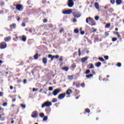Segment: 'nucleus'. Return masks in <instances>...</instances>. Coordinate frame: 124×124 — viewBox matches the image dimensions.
I'll return each mask as SVG.
<instances>
[{"mask_svg":"<svg viewBox=\"0 0 124 124\" xmlns=\"http://www.w3.org/2000/svg\"><path fill=\"white\" fill-rule=\"evenodd\" d=\"M50 106H52V103L50 102H46L42 105V108H44L45 107H50Z\"/></svg>","mask_w":124,"mask_h":124,"instance_id":"1","label":"nucleus"},{"mask_svg":"<svg viewBox=\"0 0 124 124\" xmlns=\"http://www.w3.org/2000/svg\"><path fill=\"white\" fill-rule=\"evenodd\" d=\"M6 43L3 42L0 44V49H5L7 47Z\"/></svg>","mask_w":124,"mask_h":124,"instance_id":"2","label":"nucleus"},{"mask_svg":"<svg viewBox=\"0 0 124 124\" xmlns=\"http://www.w3.org/2000/svg\"><path fill=\"white\" fill-rule=\"evenodd\" d=\"M73 15L74 17H76V18H79L81 17V14L77 12L73 13Z\"/></svg>","mask_w":124,"mask_h":124,"instance_id":"3","label":"nucleus"},{"mask_svg":"<svg viewBox=\"0 0 124 124\" xmlns=\"http://www.w3.org/2000/svg\"><path fill=\"white\" fill-rule=\"evenodd\" d=\"M74 5V2H73V0H68V6H69V7H73Z\"/></svg>","mask_w":124,"mask_h":124,"instance_id":"4","label":"nucleus"},{"mask_svg":"<svg viewBox=\"0 0 124 124\" xmlns=\"http://www.w3.org/2000/svg\"><path fill=\"white\" fill-rule=\"evenodd\" d=\"M63 14H71V13H72V10L71 9H69L67 10H65L62 12Z\"/></svg>","mask_w":124,"mask_h":124,"instance_id":"5","label":"nucleus"},{"mask_svg":"<svg viewBox=\"0 0 124 124\" xmlns=\"http://www.w3.org/2000/svg\"><path fill=\"white\" fill-rule=\"evenodd\" d=\"M65 97V93H64L63 94H60L58 96V99H62L63 98H64Z\"/></svg>","mask_w":124,"mask_h":124,"instance_id":"6","label":"nucleus"},{"mask_svg":"<svg viewBox=\"0 0 124 124\" xmlns=\"http://www.w3.org/2000/svg\"><path fill=\"white\" fill-rule=\"evenodd\" d=\"M32 118H37L38 117V115H37V112L36 111H34L32 113L31 116Z\"/></svg>","mask_w":124,"mask_h":124,"instance_id":"7","label":"nucleus"},{"mask_svg":"<svg viewBox=\"0 0 124 124\" xmlns=\"http://www.w3.org/2000/svg\"><path fill=\"white\" fill-rule=\"evenodd\" d=\"M60 93V90L59 89H55L54 91H53V95L56 96V95H58V94H59Z\"/></svg>","mask_w":124,"mask_h":124,"instance_id":"8","label":"nucleus"},{"mask_svg":"<svg viewBox=\"0 0 124 124\" xmlns=\"http://www.w3.org/2000/svg\"><path fill=\"white\" fill-rule=\"evenodd\" d=\"M94 5L96 9L99 11V4L97 2H95Z\"/></svg>","mask_w":124,"mask_h":124,"instance_id":"9","label":"nucleus"},{"mask_svg":"<svg viewBox=\"0 0 124 124\" xmlns=\"http://www.w3.org/2000/svg\"><path fill=\"white\" fill-rule=\"evenodd\" d=\"M91 21V22H93V19L91 17H88L86 18V22L87 24H89V21Z\"/></svg>","mask_w":124,"mask_h":124,"instance_id":"10","label":"nucleus"},{"mask_svg":"<svg viewBox=\"0 0 124 124\" xmlns=\"http://www.w3.org/2000/svg\"><path fill=\"white\" fill-rule=\"evenodd\" d=\"M72 93V90L69 89L67 90V91L66 92V94H67L68 95H70V94H71Z\"/></svg>","mask_w":124,"mask_h":124,"instance_id":"11","label":"nucleus"},{"mask_svg":"<svg viewBox=\"0 0 124 124\" xmlns=\"http://www.w3.org/2000/svg\"><path fill=\"white\" fill-rule=\"evenodd\" d=\"M48 58H49V59H51V62H53V61H54V59H55V56L49 54L48 55Z\"/></svg>","mask_w":124,"mask_h":124,"instance_id":"12","label":"nucleus"},{"mask_svg":"<svg viewBox=\"0 0 124 124\" xmlns=\"http://www.w3.org/2000/svg\"><path fill=\"white\" fill-rule=\"evenodd\" d=\"M16 9L19 11H21L22 9V5H16Z\"/></svg>","mask_w":124,"mask_h":124,"instance_id":"13","label":"nucleus"},{"mask_svg":"<svg viewBox=\"0 0 124 124\" xmlns=\"http://www.w3.org/2000/svg\"><path fill=\"white\" fill-rule=\"evenodd\" d=\"M89 59L88 57H85V58H83L81 59V62H82V63H83V62H86L87 60Z\"/></svg>","mask_w":124,"mask_h":124,"instance_id":"14","label":"nucleus"},{"mask_svg":"<svg viewBox=\"0 0 124 124\" xmlns=\"http://www.w3.org/2000/svg\"><path fill=\"white\" fill-rule=\"evenodd\" d=\"M10 40H11V37H8L4 39V41H6V42H8V41H10Z\"/></svg>","mask_w":124,"mask_h":124,"instance_id":"15","label":"nucleus"},{"mask_svg":"<svg viewBox=\"0 0 124 124\" xmlns=\"http://www.w3.org/2000/svg\"><path fill=\"white\" fill-rule=\"evenodd\" d=\"M43 62H44L45 64H46V63H47V59L46 58H44L43 59Z\"/></svg>","mask_w":124,"mask_h":124,"instance_id":"16","label":"nucleus"},{"mask_svg":"<svg viewBox=\"0 0 124 124\" xmlns=\"http://www.w3.org/2000/svg\"><path fill=\"white\" fill-rule=\"evenodd\" d=\"M22 41H23L24 42H26V41H27V38L26 37V36H22Z\"/></svg>","mask_w":124,"mask_h":124,"instance_id":"17","label":"nucleus"},{"mask_svg":"<svg viewBox=\"0 0 124 124\" xmlns=\"http://www.w3.org/2000/svg\"><path fill=\"white\" fill-rule=\"evenodd\" d=\"M116 3L118 4V5H120L121 3H122V0H116Z\"/></svg>","mask_w":124,"mask_h":124,"instance_id":"18","label":"nucleus"},{"mask_svg":"<svg viewBox=\"0 0 124 124\" xmlns=\"http://www.w3.org/2000/svg\"><path fill=\"white\" fill-rule=\"evenodd\" d=\"M11 29H15L16 28V24H13L10 26Z\"/></svg>","mask_w":124,"mask_h":124,"instance_id":"19","label":"nucleus"},{"mask_svg":"<svg viewBox=\"0 0 124 124\" xmlns=\"http://www.w3.org/2000/svg\"><path fill=\"white\" fill-rule=\"evenodd\" d=\"M93 75L91 74L86 75V78H91V77H93Z\"/></svg>","mask_w":124,"mask_h":124,"instance_id":"20","label":"nucleus"},{"mask_svg":"<svg viewBox=\"0 0 124 124\" xmlns=\"http://www.w3.org/2000/svg\"><path fill=\"white\" fill-rule=\"evenodd\" d=\"M111 26V24L109 23V24H107L105 26V28L107 29H108L109 28H110V26Z\"/></svg>","mask_w":124,"mask_h":124,"instance_id":"21","label":"nucleus"},{"mask_svg":"<svg viewBox=\"0 0 124 124\" xmlns=\"http://www.w3.org/2000/svg\"><path fill=\"white\" fill-rule=\"evenodd\" d=\"M62 69L65 70V71H68V67H63Z\"/></svg>","mask_w":124,"mask_h":124,"instance_id":"22","label":"nucleus"},{"mask_svg":"<svg viewBox=\"0 0 124 124\" xmlns=\"http://www.w3.org/2000/svg\"><path fill=\"white\" fill-rule=\"evenodd\" d=\"M100 65H101V62H98L97 63L96 66L97 67H99V66H100Z\"/></svg>","mask_w":124,"mask_h":124,"instance_id":"23","label":"nucleus"},{"mask_svg":"<svg viewBox=\"0 0 124 124\" xmlns=\"http://www.w3.org/2000/svg\"><path fill=\"white\" fill-rule=\"evenodd\" d=\"M68 79L69 80H70V81H71V80H73V76H68Z\"/></svg>","mask_w":124,"mask_h":124,"instance_id":"24","label":"nucleus"},{"mask_svg":"<svg viewBox=\"0 0 124 124\" xmlns=\"http://www.w3.org/2000/svg\"><path fill=\"white\" fill-rule=\"evenodd\" d=\"M98 60H99V61H100V62H104V59L102 57H99L98 58Z\"/></svg>","mask_w":124,"mask_h":124,"instance_id":"25","label":"nucleus"},{"mask_svg":"<svg viewBox=\"0 0 124 124\" xmlns=\"http://www.w3.org/2000/svg\"><path fill=\"white\" fill-rule=\"evenodd\" d=\"M45 114L43 113H40V117H41V118H43L44 117Z\"/></svg>","mask_w":124,"mask_h":124,"instance_id":"26","label":"nucleus"},{"mask_svg":"<svg viewBox=\"0 0 124 124\" xmlns=\"http://www.w3.org/2000/svg\"><path fill=\"white\" fill-rule=\"evenodd\" d=\"M34 59L35 60H37V59H38V56L37 55V54H35L34 56Z\"/></svg>","mask_w":124,"mask_h":124,"instance_id":"27","label":"nucleus"},{"mask_svg":"<svg viewBox=\"0 0 124 124\" xmlns=\"http://www.w3.org/2000/svg\"><path fill=\"white\" fill-rule=\"evenodd\" d=\"M47 120H48V117L47 116H45L43 118V121H44L45 122H46V121H47Z\"/></svg>","mask_w":124,"mask_h":124,"instance_id":"28","label":"nucleus"},{"mask_svg":"<svg viewBox=\"0 0 124 124\" xmlns=\"http://www.w3.org/2000/svg\"><path fill=\"white\" fill-rule=\"evenodd\" d=\"M57 101H58V100L57 99V98H53L52 99V102L53 103L57 102Z\"/></svg>","mask_w":124,"mask_h":124,"instance_id":"29","label":"nucleus"},{"mask_svg":"<svg viewBox=\"0 0 124 124\" xmlns=\"http://www.w3.org/2000/svg\"><path fill=\"white\" fill-rule=\"evenodd\" d=\"M74 32H75V33H78L79 32V30H77V29H75V30H74Z\"/></svg>","mask_w":124,"mask_h":124,"instance_id":"30","label":"nucleus"},{"mask_svg":"<svg viewBox=\"0 0 124 124\" xmlns=\"http://www.w3.org/2000/svg\"><path fill=\"white\" fill-rule=\"evenodd\" d=\"M95 20H96V21H98V19H99V17H98V16H95Z\"/></svg>","mask_w":124,"mask_h":124,"instance_id":"31","label":"nucleus"},{"mask_svg":"<svg viewBox=\"0 0 124 124\" xmlns=\"http://www.w3.org/2000/svg\"><path fill=\"white\" fill-rule=\"evenodd\" d=\"M85 111L87 112V113H90V112H91V111L90 110V109L89 108L86 109Z\"/></svg>","mask_w":124,"mask_h":124,"instance_id":"32","label":"nucleus"},{"mask_svg":"<svg viewBox=\"0 0 124 124\" xmlns=\"http://www.w3.org/2000/svg\"><path fill=\"white\" fill-rule=\"evenodd\" d=\"M21 107H22V108H23V109H25V108H26V105L21 104Z\"/></svg>","mask_w":124,"mask_h":124,"instance_id":"33","label":"nucleus"},{"mask_svg":"<svg viewBox=\"0 0 124 124\" xmlns=\"http://www.w3.org/2000/svg\"><path fill=\"white\" fill-rule=\"evenodd\" d=\"M90 72H91V71L90 70H87L86 71L85 73H86V74H89V73H90Z\"/></svg>","mask_w":124,"mask_h":124,"instance_id":"34","label":"nucleus"},{"mask_svg":"<svg viewBox=\"0 0 124 124\" xmlns=\"http://www.w3.org/2000/svg\"><path fill=\"white\" fill-rule=\"evenodd\" d=\"M110 3H111V4H114V3H115V0H111Z\"/></svg>","mask_w":124,"mask_h":124,"instance_id":"35","label":"nucleus"},{"mask_svg":"<svg viewBox=\"0 0 124 124\" xmlns=\"http://www.w3.org/2000/svg\"><path fill=\"white\" fill-rule=\"evenodd\" d=\"M109 12H111L112 13V12H113L114 11V9H113V8H111L110 9H109Z\"/></svg>","mask_w":124,"mask_h":124,"instance_id":"36","label":"nucleus"},{"mask_svg":"<svg viewBox=\"0 0 124 124\" xmlns=\"http://www.w3.org/2000/svg\"><path fill=\"white\" fill-rule=\"evenodd\" d=\"M3 106L4 107H5V106H7V103H6V102L4 103L3 104Z\"/></svg>","mask_w":124,"mask_h":124,"instance_id":"37","label":"nucleus"},{"mask_svg":"<svg viewBox=\"0 0 124 124\" xmlns=\"http://www.w3.org/2000/svg\"><path fill=\"white\" fill-rule=\"evenodd\" d=\"M80 34H81V35H84V34H85V31H81L80 32Z\"/></svg>","mask_w":124,"mask_h":124,"instance_id":"38","label":"nucleus"},{"mask_svg":"<svg viewBox=\"0 0 124 124\" xmlns=\"http://www.w3.org/2000/svg\"><path fill=\"white\" fill-rule=\"evenodd\" d=\"M94 67V66H93V64H90V68H93Z\"/></svg>","mask_w":124,"mask_h":124,"instance_id":"39","label":"nucleus"},{"mask_svg":"<svg viewBox=\"0 0 124 124\" xmlns=\"http://www.w3.org/2000/svg\"><path fill=\"white\" fill-rule=\"evenodd\" d=\"M116 40H117V38H112V41H113V42H115V41H116Z\"/></svg>","mask_w":124,"mask_h":124,"instance_id":"40","label":"nucleus"},{"mask_svg":"<svg viewBox=\"0 0 124 124\" xmlns=\"http://www.w3.org/2000/svg\"><path fill=\"white\" fill-rule=\"evenodd\" d=\"M117 66L119 67H121V66H122V64L121 63H118L117 64Z\"/></svg>","mask_w":124,"mask_h":124,"instance_id":"41","label":"nucleus"},{"mask_svg":"<svg viewBox=\"0 0 124 124\" xmlns=\"http://www.w3.org/2000/svg\"><path fill=\"white\" fill-rule=\"evenodd\" d=\"M59 58H60V56L59 55H56V56H54V58L55 59H59Z\"/></svg>","mask_w":124,"mask_h":124,"instance_id":"42","label":"nucleus"},{"mask_svg":"<svg viewBox=\"0 0 124 124\" xmlns=\"http://www.w3.org/2000/svg\"><path fill=\"white\" fill-rule=\"evenodd\" d=\"M37 91H38V89H36L35 88H33V92H37Z\"/></svg>","mask_w":124,"mask_h":124,"instance_id":"43","label":"nucleus"},{"mask_svg":"<svg viewBox=\"0 0 124 124\" xmlns=\"http://www.w3.org/2000/svg\"><path fill=\"white\" fill-rule=\"evenodd\" d=\"M105 60H108L109 59V57L108 56H106L104 57Z\"/></svg>","mask_w":124,"mask_h":124,"instance_id":"44","label":"nucleus"},{"mask_svg":"<svg viewBox=\"0 0 124 124\" xmlns=\"http://www.w3.org/2000/svg\"><path fill=\"white\" fill-rule=\"evenodd\" d=\"M49 91H53V88H52V87H50L49 88Z\"/></svg>","mask_w":124,"mask_h":124,"instance_id":"45","label":"nucleus"},{"mask_svg":"<svg viewBox=\"0 0 124 124\" xmlns=\"http://www.w3.org/2000/svg\"><path fill=\"white\" fill-rule=\"evenodd\" d=\"M64 31V29L63 28H62L60 31V32H62Z\"/></svg>","mask_w":124,"mask_h":124,"instance_id":"46","label":"nucleus"},{"mask_svg":"<svg viewBox=\"0 0 124 124\" xmlns=\"http://www.w3.org/2000/svg\"><path fill=\"white\" fill-rule=\"evenodd\" d=\"M81 86V87H82V88H84L85 87V83H82Z\"/></svg>","mask_w":124,"mask_h":124,"instance_id":"47","label":"nucleus"},{"mask_svg":"<svg viewBox=\"0 0 124 124\" xmlns=\"http://www.w3.org/2000/svg\"><path fill=\"white\" fill-rule=\"evenodd\" d=\"M78 56H81V52L80 51V49H78Z\"/></svg>","mask_w":124,"mask_h":124,"instance_id":"48","label":"nucleus"},{"mask_svg":"<svg viewBox=\"0 0 124 124\" xmlns=\"http://www.w3.org/2000/svg\"><path fill=\"white\" fill-rule=\"evenodd\" d=\"M22 27H26V23H22Z\"/></svg>","mask_w":124,"mask_h":124,"instance_id":"49","label":"nucleus"},{"mask_svg":"<svg viewBox=\"0 0 124 124\" xmlns=\"http://www.w3.org/2000/svg\"><path fill=\"white\" fill-rule=\"evenodd\" d=\"M44 23H47V19H45L43 21Z\"/></svg>","mask_w":124,"mask_h":124,"instance_id":"50","label":"nucleus"},{"mask_svg":"<svg viewBox=\"0 0 124 124\" xmlns=\"http://www.w3.org/2000/svg\"><path fill=\"white\" fill-rule=\"evenodd\" d=\"M2 94H3V93L0 92V96H2Z\"/></svg>","mask_w":124,"mask_h":124,"instance_id":"51","label":"nucleus"},{"mask_svg":"<svg viewBox=\"0 0 124 124\" xmlns=\"http://www.w3.org/2000/svg\"><path fill=\"white\" fill-rule=\"evenodd\" d=\"M73 22H74V23H75V22H77V20H76V19L74 18L73 19Z\"/></svg>","mask_w":124,"mask_h":124,"instance_id":"52","label":"nucleus"},{"mask_svg":"<svg viewBox=\"0 0 124 124\" xmlns=\"http://www.w3.org/2000/svg\"><path fill=\"white\" fill-rule=\"evenodd\" d=\"M23 82H24V84H26L27 83V79H24Z\"/></svg>","mask_w":124,"mask_h":124,"instance_id":"53","label":"nucleus"},{"mask_svg":"<svg viewBox=\"0 0 124 124\" xmlns=\"http://www.w3.org/2000/svg\"><path fill=\"white\" fill-rule=\"evenodd\" d=\"M105 35H106V36H108V35H109V33L106 32Z\"/></svg>","mask_w":124,"mask_h":124,"instance_id":"54","label":"nucleus"},{"mask_svg":"<svg viewBox=\"0 0 124 124\" xmlns=\"http://www.w3.org/2000/svg\"><path fill=\"white\" fill-rule=\"evenodd\" d=\"M59 61H60V62H62V58H60Z\"/></svg>","mask_w":124,"mask_h":124,"instance_id":"55","label":"nucleus"},{"mask_svg":"<svg viewBox=\"0 0 124 124\" xmlns=\"http://www.w3.org/2000/svg\"><path fill=\"white\" fill-rule=\"evenodd\" d=\"M10 89L11 90H13V86H10Z\"/></svg>","mask_w":124,"mask_h":124,"instance_id":"56","label":"nucleus"},{"mask_svg":"<svg viewBox=\"0 0 124 124\" xmlns=\"http://www.w3.org/2000/svg\"><path fill=\"white\" fill-rule=\"evenodd\" d=\"M16 101V99H13V102H15Z\"/></svg>","mask_w":124,"mask_h":124,"instance_id":"57","label":"nucleus"},{"mask_svg":"<svg viewBox=\"0 0 124 124\" xmlns=\"http://www.w3.org/2000/svg\"><path fill=\"white\" fill-rule=\"evenodd\" d=\"M3 111V109H2V108H1V107H0V111Z\"/></svg>","mask_w":124,"mask_h":124,"instance_id":"58","label":"nucleus"},{"mask_svg":"<svg viewBox=\"0 0 124 124\" xmlns=\"http://www.w3.org/2000/svg\"><path fill=\"white\" fill-rule=\"evenodd\" d=\"M117 36L119 38H120V37H121V35L119 34L117 35Z\"/></svg>","mask_w":124,"mask_h":124,"instance_id":"59","label":"nucleus"},{"mask_svg":"<svg viewBox=\"0 0 124 124\" xmlns=\"http://www.w3.org/2000/svg\"><path fill=\"white\" fill-rule=\"evenodd\" d=\"M96 31V29H94L93 32H95Z\"/></svg>","mask_w":124,"mask_h":124,"instance_id":"60","label":"nucleus"},{"mask_svg":"<svg viewBox=\"0 0 124 124\" xmlns=\"http://www.w3.org/2000/svg\"><path fill=\"white\" fill-rule=\"evenodd\" d=\"M20 17H18L17 21L19 22V21H20Z\"/></svg>","mask_w":124,"mask_h":124,"instance_id":"61","label":"nucleus"},{"mask_svg":"<svg viewBox=\"0 0 124 124\" xmlns=\"http://www.w3.org/2000/svg\"><path fill=\"white\" fill-rule=\"evenodd\" d=\"M118 30H119V29H118V28H116V29H115V31H118Z\"/></svg>","mask_w":124,"mask_h":124,"instance_id":"62","label":"nucleus"},{"mask_svg":"<svg viewBox=\"0 0 124 124\" xmlns=\"http://www.w3.org/2000/svg\"><path fill=\"white\" fill-rule=\"evenodd\" d=\"M12 107H15V105H12Z\"/></svg>","mask_w":124,"mask_h":124,"instance_id":"63","label":"nucleus"},{"mask_svg":"<svg viewBox=\"0 0 124 124\" xmlns=\"http://www.w3.org/2000/svg\"><path fill=\"white\" fill-rule=\"evenodd\" d=\"M79 31H82V28H80Z\"/></svg>","mask_w":124,"mask_h":124,"instance_id":"64","label":"nucleus"}]
</instances>
